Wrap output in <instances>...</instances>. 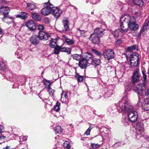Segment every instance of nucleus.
<instances>
[{
    "instance_id": "obj_36",
    "label": "nucleus",
    "mask_w": 149,
    "mask_h": 149,
    "mask_svg": "<svg viewBox=\"0 0 149 149\" xmlns=\"http://www.w3.org/2000/svg\"><path fill=\"white\" fill-rule=\"evenodd\" d=\"M54 130L58 134L61 133L62 131L61 127L59 126H57L55 127Z\"/></svg>"
},
{
    "instance_id": "obj_53",
    "label": "nucleus",
    "mask_w": 149,
    "mask_h": 149,
    "mask_svg": "<svg viewBox=\"0 0 149 149\" xmlns=\"http://www.w3.org/2000/svg\"><path fill=\"white\" fill-rule=\"evenodd\" d=\"M64 95V97L65 98L67 99H68V96L67 95V94L66 92H63L61 94V97H63V95Z\"/></svg>"
},
{
    "instance_id": "obj_59",
    "label": "nucleus",
    "mask_w": 149,
    "mask_h": 149,
    "mask_svg": "<svg viewBox=\"0 0 149 149\" xmlns=\"http://www.w3.org/2000/svg\"><path fill=\"white\" fill-rule=\"evenodd\" d=\"M143 79L144 81H145L146 80V75L143 76Z\"/></svg>"
},
{
    "instance_id": "obj_50",
    "label": "nucleus",
    "mask_w": 149,
    "mask_h": 149,
    "mask_svg": "<svg viewBox=\"0 0 149 149\" xmlns=\"http://www.w3.org/2000/svg\"><path fill=\"white\" fill-rule=\"evenodd\" d=\"M37 28L40 31H42L44 29V26L43 25L41 24H39L37 26Z\"/></svg>"
},
{
    "instance_id": "obj_22",
    "label": "nucleus",
    "mask_w": 149,
    "mask_h": 149,
    "mask_svg": "<svg viewBox=\"0 0 149 149\" xmlns=\"http://www.w3.org/2000/svg\"><path fill=\"white\" fill-rule=\"evenodd\" d=\"M57 40L56 39H52L50 40L49 42V45L51 48H54L57 45Z\"/></svg>"
},
{
    "instance_id": "obj_4",
    "label": "nucleus",
    "mask_w": 149,
    "mask_h": 149,
    "mask_svg": "<svg viewBox=\"0 0 149 149\" xmlns=\"http://www.w3.org/2000/svg\"><path fill=\"white\" fill-rule=\"evenodd\" d=\"M49 1L48 3H46L47 4V6L42 8L41 10V13L45 16L48 15L52 12L53 5L49 3Z\"/></svg>"
},
{
    "instance_id": "obj_32",
    "label": "nucleus",
    "mask_w": 149,
    "mask_h": 149,
    "mask_svg": "<svg viewBox=\"0 0 149 149\" xmlns=\"http://www.w3.org/2000/svg\"><path fill=\"white\" fill-rule=\"evenodd\" d=\"M91 50L97 56L101 57L103 55V54L101 52L95 49H92Z\"/></svg>"
},
{
    "instance_id": "obj_64",
    "label": "nucleus",
    "mask_w": 149,
    "mask_h": 149,
    "mask_svg": "<svg viewBox=\"0 0 149 149\" xmlns=\"http://www.w3.org/2000/svg\"><path fill=\"white\" fill-rule=\"evenodd\" d=\"M26 3V2H23L22 3V5H24V4H25Z\"/></svg>"
},
{
    "instance_id": "obj_21",
    "label": "nucleus",
    "mask_w": 149,
    "mask_h": 149,
    "mask_svg": "<svg viewBox=\"0 0 149 149\" xmlns=\"http://www.w3.org/2000/svg\"><path fill=\"white\" fill-rule=\"evenodd\" d=\"M130 61H139L138 54L135 53H133V54L131 55Z\"/></svg>"
},
{
    "instance_id": "obj_8",
    "label": "nucleus",
    "mask_w": 149,
    "mask_h": 149,
    "mask_svg": "<svg viewBox=\"0 0 149 149\" xmlns=\"http://www.w3.org/2000/svg\"><path fill=\"white\" fill-rule=\"evenodd\" d=\"M141 106L143 109L149 110V98H145L141 102Z\"/></svg>"
},
{
    "instance_id": "obj_34",
    "label": "nucleus",
    "mask_w": 149,
    "mask_h": 149,
    "mask_svg": "<svg viewBox=\"0 0 149 149\" xmlns=\"http://www.w3.org/2000/svg\"><path fill=\"white\" fill-rule=\"evenodd\" d=\"M43 82L44 84L45 85V87L46 88H48L50 87L51 84L50 81L46 79H44L43 81Z\"/></svg>"
},
{
    "instance_id": "obj_62",
    "label": "nucleus",
    "mask_w": 149,
    "mask_h": 149,
    "mask_svg": "<svg viewBox=\"0 0 149 149\" xmlns=\"http://www.w3.org/2000/svg\"><path fill=\"white\" fill-rule=\"evenodd\" d=\"M9 147L6 146V147L4 148L3 149H8V148Z\"/></svg>"
},
{
    "instance_id": "obj_12",
    "label": "nucleus",
    "mask_w": 149,
    "mask_h": 149,
    "mask_svg": "<svg viewBox=\"0 0 149 149\" xmlns=\"http://www.w3.org/2000/svg\"><path fill=\"white\" fill-rule=\"evenodd\" d=\"M100 37L96 34L93 33L91 35L90 40L92 42L95 44H98L100 42Z\"/></svg>"
},
{
    "instance_id": "obj_35",
    "label": "nucleus",
    "mask_w": 149,
    "mask_h": 149,
    "mask_svg": "<svg viewBox=\"0 0 149 149\" xmlns=\"http://www.w3.org/2000/svg\"><path fill=\"white\" fill-rule=\"evenodd\" d=\"M54 53L55 54H58L61 52V46H56L54 48Z\"/></svg>"
},
{
    "instance_id": "obj_39",
    "label": "nucleus",
    "mask_w": 149,
    "mask_h": 149,
    "mask_svg": "<svg viewBox=\"0 0 149 149\" xmlns=\"http://www.w3.org/2000/svg\"><path fill=\"white\" fill-rule=\"evenodd\" d=\"M76 77L77 78L78 82H81L83 81V77L82 76L79 75L78 74H77L76 75Z\"/></svg>"
},
{
    "instance_id": "obj_1",
    "label": "nucleus",
    "mask_w": 149,
    "mask_h": 149,
    "mask_svg": "<svg viewBox=\"0 0 149 149\" xmlns=\"http://www.w3.org/2000/svg\"><path fill=\"white\" fill-rule=\"evenodd\" d=\"M125 86V91L124 93V97H123L121 101L117 104V109L120 113H125L128 111V120L131 122H135L138 118V114L136 111L134 110L133 107L130 101L126 97L127 92L130 89V86L128 85Z\"/></svg>"
},
{
    "instance_id": "obj_43",
    "label": "nucleus",
    "mask_w": 149,
    "mask_h": 149,
    "mask_svg": "<svg viewBox=\"0 0 149 149\" xmlns=\"http://www.w3.org/2000/svg\"><path fill=\"white\" fill-rule=\"evenodd\" d=\"M6 68L5 64L2 62L0 61V69L3 70Z\"/></svg>"
},
{
    "instance_id": "obj_40",
    "label": "nucleus",
    "mask_w": 149,
    "mask_h": 149,
    "mask_svg": "<svg viewBox=\"0 0 149 149\" xmlns=\"http://www.w3.org/2000/svg\"><path fill=\"white\" fill-rule=\"evenodd\" d=\"M99 145L98 144L91 143V144L90 149H95L99 147Z\"/></svg>"
},
{
    "instance_id": "obj_31",
    "label": "nucleus",
    "mask_w": 149,
    "mask_h": 149,
    "mask_svg": "<svg viewBox=\"0 0 149 149\" xmlns=\"http://www.w3.org/2000/svg\"><path fill=\"white\" fill-rule=\"evenodd\" d=\"M102 129L103 130V132H104L106 136L107 137L110 134L111 131L109 129L105 127H102Z\"/></svg>"
},
{
    "instance_id": "obj_13",
    "label": "nucleus",
    "mask_w": 149,
    "mask_h": 149,
    "mask_svg": "<svg viewBox=\"0 0 149 149\" xmlns=\"http://www.w3.org/2000/svg\"><path fill=\"white\" fill-rule=\"evenodd\" d=\"M38 36L40 40H46L48 39L49 35L46 32L43 31H39Z\"/></svg>"
},
{
    "instance_id": "obj_49",
    "label": "nucleus",
    "mask_w": 149,
    "mask_h": 149,
    "mask_svg": "<svg viewBox=\"0 0 149 149\" xmlns=\"http://www.w3.org/2000/svg\"><path fill=\"white\" fill-rule=\"evenodd\" d=\"M7 3V2L5 0H0V7H3L4 4H6Z\"/></svg>"
},
{
    "instance_id": "obj_10",
    "label": "nucleus",
    "mask_w": 149,
    "mask_h": 149,
    "mask_svg": "<svg viewBox=\"0 0 149 149\" xmlns=\"http://www.w3.org/2000/svg\"><path fill=\"white\" fill-rule=\"evenodd\" d=\"M52 13L56 18H58L62 13V11L61 10L57 7H53L52 9Z\"/></svg>"
},
{
    "instance_id": "obj_14",
    "label": "nucleus",
    "mask_w": 149,
    "mask_h": 149,
    "mask_svg": "<svg viewBox=\"0 0 149 149\" xmlns=\"http://www.w3.org/2000/svg\"><path fill=\"white\" fill-rule=\"evenodd\" d=\"M26 26L31 31L36 29V27L33 20H31L27 22L26 24Z\"/></svg>"
},
{
    "instance_id": "obj_5",
    "label": "nucleus",
    "mask_w": 149,
    "mask_h": 149,
    "mask_svg": "<svg viewBox=\"0 0 149 149\" xmlns=\"http://www.w3.org/2000/svg\"><path fill=\"white\" fill-rule=\"evenodd\" d=\"M103 56L106 59L109 60L114 58V52L112 50L109 49L104 52Z\"/></svg>"
},
{
    "instance_id": "obj_44",
    "label": "nucleus",
    "mask_w": 149,
    "mask_h": 149,
    "mask_svg": "<svg viewBox=\"0 0 149 149\" xmlns=\"http://www.w3.org/2000/svg\"><path fill=\"white\" fill-rule=\"evenodd\" d=\"M92 128L93 127L91 126H90L89 128L86 130L84 133V134L87 136L89 135L90 134L91 130L92 129Z\"/></svg>"
},
{
    "instance_id": "obj_42",
    "label": "nucleus",
    "mask_w": 149,
    "mask_h": 149,
    "mask_svg": "<svg viewBox=\"0 0 149 149\" xmlns=\"http://www.w3.org/2000/svg\"><path fill=\"white\" fill-rule=\"evenodd\" d=\"M63 146L64 147L67 148L68 149H70V146L69 145V142L68 141H65L63 144Z\"/></svg>"
},
{
    "instance_id": "obj_19",
    "label": "nucleus",
    "mask_w": 149,
    "mask_h": 149,
    "mask_svg": "<svg viewBox=\"0 0 149 149\" xmlns=\"http://www.w3.org/2000/svg\"><path fill=\"white\" fill-rule=\"evenodd\" d=\"M26 4L27 5V6L26 7V10H31L35 9L36 7L34 3H27Z\"/></svg>"
},
{
    "instance_id": "obj_25",
    "label": "nucleus",
    "mask_w": 149,
    "mask_h": 149,
    "mask_svg": "<svg viewBox=\"0 0 149 149\" xmlns=\"http://www.w3.org/2000/svg\"><path fill=\"white\" fill-rule=\"evenodd\" d=\"M32 16L33 19L39 21L41 20V18L40 17L37 13H32Z\"/></svg>"
},
{
    "instance_id": "obj_41",
    "label": "nucleus",
    "mask_w": 149,
    "mask_h": 149,
    "mask_svg": "<svg viewBox=\"0 0 149 149\" xmlns=\"http://www.w3.org/2000/svg\"><path fill=\"white\" fill-rule=\"evenodd\" d=\"M66 43L68 45H71L74 44V42L72 40H70V39L68 38L66 39L65 40Z\"/></svg>"
},
{
    "instance_id": "obj_29",
    "label": "nucleus",
    "mask_w": 149,
    "mask_h": 149,
    "mask_svg": "<svg viewBox=\"0 0 149 149\" xmlns=\"http://www.w3.org/2000/svg\"><path fill=\"white\" fill-rule=\"evenodd\" d=\"M149 28V21H146L145 22L144 25H143L141 31H144Z\"/></svg>"
},
{
    "instance_id": "obj_60",
    "label": "nucleus",
    "mask_w": 149,
    "mask_h": 149,
    "mask_svg": "<svg viewBox=\"0 0 149 149\" xmlns=\"http://www.w3.org/2000/svg\"><path fill=\"white\" fill-rule=\"evenodd\" d=\"M23 139L24 141H26L27 140V138L25 136H23Z\"/></svg>"
},
{
    "instance_id": "obj_57",
    "label": "nucleus",
    "mask_w": 149,
    "mask_h": 149,
    "mask_svg": "<svg viewBox=\"0 0 149 149\" xmlns=\"http://www.w3.org/2000/svg\"><path fill=\"white\" fill-rule=\"evenodd\" d=\"M6 138V136L3 135H1L0 136V139H4Z\"/></svg>"
},
{
    "instance_id": "obj_38",
    "label": "nucleus",
    "mask_w": 149,
    "mask_h": 149,
    "mask_svg": "<svg viewBox=\"0 0 149 149\" xmlns=\"http://www.w3.org/2000/svg\"><path fill=\"white\" fill-rule=\"evenodd\" d=\"M130 64L132 66H137L139 64V61H130Z\"/></svg>"
},
{
    "instance_id": "obj_11",
    "label": "nucleus",
    "mask_w": 149,
    "mask_h": 149,
    "mask_svg": "<svg viewBox=\"0 0 149 149\" xmlns=\"http://www.w3.org/2000/svg\"><path fill=\"white\" fill-rule=\"evenodd\" d=\"M138 71L139 70H134L133 74L132 81L133 83H136L140 80V76Z\"/></svg>"
},
{
    "instance_id": "obj_52",
    "label": "nucleus",
    "mask_w": 149,
    "mask_h": 149,
    "mask_svg": "<svg viewBox=\"0 0 149 149\" xmlns=\"http://www.w3.org/2000/svg\"><path fill=\"white\" fill-rule=\"evenodd\" d=\"M4 131L3 127L0 125V134L2 133Z\"/></svg>"
},
{
    "instance_id": "obj_27",
    "label": "nucleus",
    "mask_w": 149,
    "mask_h": 149,
    "mask_svg": "<svg viewBox=\"0 0 149 149\" xmlns=\"http://www.w3.org/2000/svg\"><path fill=\"white\" fill-rule=\"evenodd\" d=\"M133 2L135 4L139 7H142L143 5V1L142 0H134Z\"/></svg>"
},
{
    "instance_id": "obj_2",
    "label": "nucleus",
    "mask_w": 149,
    "mask_h": 149,
    "mask_svg": "<svg viewBox=\"0 0 149 149\" xmlns=\"http://www.w3.org/2000/svg\"><path fill=\"white\" fill-rule=\"evenodd\" d=\"M93 57L89 52H85L82 55V58L79 63V66L82 69H85L91 65Z\"/></svg>"
},
{
    "instance_id": "obj_17",
    "label": "nucleus",
    "mask_w": 149,
    "mask_h": 149,
    "mask_svg": "<svg viewBox=\"0 0 149 149\" xmlns=\"http://www.w3.org/2000/svg\"><path fill=\"white\" fill-rule=\"evenodd\" d=\"M104 31V30L102 28H96L94 30L93 33L96 34L97 36L100 37L103 35Z\"/></svg>"
},
{
    "instance_id": "obj_26",
    "label": "nucleus",
    "mask_w": 149,
    "mask_h": 149,
    "mask_svg": "<svg viewBox=\"0 0 149 149\" xmlns=\"http://www.w3.org/2000/svg\"><path fill=\"white\" fill-rule=\"evenodd\" d=\"M22 51L20 49H17L15 53V55L18 58L20 59L22 57Z\"/></svg>"
},
{
    "instance_id": "obj_61",
    "label": "nucleus",
    "mask_w": 149,
    "mask_h": 149,
    "mask_svg": "<svg viewBox=\"0 0 149 149\" xmlns=\"http://www.w3.org/2000/svg\"><path fill=\"white\" fill-rule=\"evenodd\" d=\"M2 32V30L0 28V34Z\"/></svg>"
},
{
    "instance_id": "obj_30",
    "label": "nucleus",
    "mask_w": 149,
    "mask_h": 149,
    "mask_svg": "<svg viewBox=\"0 0 149 149\" xmlns=\"http://www.w3.org/2000/svg\"><path fill=\"white\" fill-rule=\"evenodd\" d=\"M113 94L112 90H109L105 92L104 96L105 98H107L111 96Z\"/></svg>"
},
{
    "instance_id": "obj_28",
    "label": "nucleus",
    "mask_w": 149,
    "mask_h": 149,
    "mask_svg": "<svg viewBox=\"0 0 149 149\" xmlns=\"http://www.w3.org/2000/svg\"><path fill=\"white\" fill-rule=\"evenodd\" d=\"M17 17L22 18L23 19H25L27 17V14L25 13L22 12L20 14L17 15Z\"/></svg>"
},
{
    "instance_id": "obj_16",
    "label": "nucleus",
    "mask_w": 149,
    "mask_h": 149,
    "mask_svg": "<svg viewBox=\"0 0 149 149\" xmlns=\"http://www.w3.org/2000/svg\"><path fill=\"white\" fill-rule=\"evenodd\" d=\"M91 61V65H93L95 67L100 65L101 63L100 60L99 58L93 57Z\"/></svg>"
},
{
    "instance_id": "obj_55",
    "label": "nucleus",
    "mask_w": 149,
    "mask_h": 149,
    "mask_svg": "<svg viewBox=\"0 0 149 149\" xmlns=\"http://www.w3.org/2000/svg\"><path fill=\"white\" fill-rule=\"evenodd\" d=\"M10 19L9 18H8V17L5 18V17L4 18V22H6V23H7L10 24V22H6V20H10Z\"/></svg>"
},
{
    "instance_id": "obj_20",
    "label": "nucleus",
    "mask_w": 149,
    "mask_h": 149,
    "mask_svg": "<svg viewBox=\"0 0 149 149\" xmlns=\"http://www.w3.org/2000/svg\"><path fill=\"white\" fill-rule=\"evenodd\" d=\"M122 19V17L120 18V27L122 30L126 32H127L128 30V28H126L125 27L124 24V23H126V22H125V21H121V19Z\"/></svg>"
},
{
    "instance_id": "obj_63",
    "label": "nucleus",
    "mask_w": 149,
    "mask_h": 149,
    "mask_svg": "<svg viewBox=\"0 0 149 149\" xmlns=\"http://www.w3.org/2000/svg\"><path fill=\"white\" fill-rule=\"evenodd\" d=\"M142 74L143 75V76L146 75L145 74L144 72H143V71H142Z\"/></svg>"
},
{
    "instance_id": "obj_54",
    "label": "nucleus",
    "mask_w": 149,
    "mask_h": 149,
    "mask_svg": "<svg viewBox=\"0 0 149 149\" xmlns=\"http://www.w3.org/2000/svg\"><path fill=\"white\" fill-rule=\"evenodd\" d=\"M122 42V41L120 39H118L116 41V44H119L121 43Z\"/></svg>"
},
{
    "instance_id": "obj_56",
    "label": "nucleus",
    "mask_w": 149,
    "mask_h": 149,
    "mask_svg": "<svg viewBox=\"0 0 149 149\" xmlns=\"http://www.w3.org/2000/svg\"><path fill=\"white\" fill-rule=\"evenodd\" d=\"M90 2L93 4H95L96 3V0H91L90 1Z\"/></svg>"
},
{
    "instance_id": "obj_3",
    "label": "nucleus",
    "mask_w": 149,
    "mask_h": 149,
    "mask_svg": "<svg viewBox=\"0 0 149 149\" xmlns=\"http://www.w3.org/2000/svg\"><path fill=\"white\" fill-rule=\"evenodd\" d=\"M133 17L128 15H125L122 16L121 21H125V22L127 24L128 28L133 31H135L138 29V26L134 21Z\"/></svg>"
},
{
    "instance_id": "obj_33",
    "label": "nucleus",
    "mask_w": 149,
    "mask_h": 149,
    "mask_svg": "<svg viewBox=\"0 0 149 149\" xmlns=\"http://www.w3.org/2000/svg\"><path fill=\"white\" fill-rule=\"evenodd\" d=\"M61 104L58 102H57L56 104L54 106V110H52V112H53L54 111H56V112L60 110V106Z\"/></svg>"
},
{
    "instance_id": "obj_47",
    "label": "nucleus",
    "mask_w": 149,
    "mask_h": 149,
    "mask_svg": "<svg viewBox=\"0 0 149 149\" xmlns=\"http://www.w3.org/2000/svg\"><path fill=\"white\" fill-rule=\"evenodd\" d=\"M6 75V77L8 78H11L13 77L12 73L9 71L7 72Z\"/></svg>"
},
{
    "instance_id": "obj_18",
    "label": "nucleus",
    "mask_w": 149,
    "mask_h": 149,
    "mask_svg": "<svg viewBox=\"0 0 149 149\" xmlns=\"http://www.w3.org/2000/svg\"><path fill=\"white\" fill-rule=\"evenodd\" d=\"M64 28L66 31H69L70 29L69 27V22L67 20H63L62 22Z\"/></svg>"
},
{
    "instance_id": "obj_15",
    "label": "nucleus",
    "mask_w": 149,
    "mask_h": 149,
    "mask_svg": "<svg viewBox=\"0 0 149 149\" xmlns=\"http://www.w3.org/2000/svg\"><path fill=\"white\" fill-rule=\"evenodd\" d=\"M10 11L9 8L7 6H5L0 7V12L3 14V17L8 14Z\"/></svg>"
},
{
    "instance_id": "obj_51",
    "label": "nucleus",
    "mask_w": 149,
    "mask_h": 149,
    "mask_svg": "<svg viewBox=\"0 0 149 149\" xmlns=\"http://www.w3.org/2000/svg\"><path fill=\"white\" fill-rule=\"evenodd\" d=\"M145 95L146 96H149V89L147 88L145 89Z\"/></svg>"
},
{
    "instance_id": "obj_6",
    "label": "nucleus",
    "mask_w": 149,
    "mask_h": 149,
    "mask_svg": "<svg viewBox=\"0 0 149 149\" xmlns=\"http://www.w3.org/2000/svg\"><path fill=\"white\" fill-rule=\"evenodd\" d=\"M146 89L145 85L144 84H139L137 85L136 87L134 88L139 95H142L143 91Z\"/></svg>"
},
{
    "instance_id": "obj_58",
    "label": "nucleus",
    "mask_w": 149,
    "mask_h": 149,
    "mask_svg": "<svg viewBox=\"0 0 149 149\" xmlns=\"http://www.w3.org/2000/svg\"><path fill=\"white\" fill-rule=\"evenodd\" d=\"M63 39L64 40H65V41L66 40V39L68 38H67V36H66L64 35H63Z\"/></svg>"
},
{
    "instance_id": "obj_9",
    "label": "nucleus",
    "mask_w": 149,
    "mask_h": 149,
    "mask_svg": "<svg viewBox=\"0 0 149 149\" xmlns=\"http://www.w3.org/2000/svg\"><path fill=\"white\" fill-rule=\"evenodd\" d=\"M40 40L38 36L36 35H33L30 38V41L34 45H36L39 44Z\"/></svg>"
},
{
    "instance_id": "obj_48",
    "label": "nucleus",
    "mask_w": 149,
    "mask_h": 149,
    "mask_svg": "<svg viewBox=\"0 0 149 149\" xmlns=\"http://www.w3.org/2000/svg\"><path fill=\"white\" fill-rule=\"evenodd\" d=\"M77 30L79 31V32L80 33L81 36H85V31L84 30H81L79 29H77Z\"/></svg>"
},
{
    "instance_id": "obj_37",
    "label": "nucleus",
    "mask_w": 149,
    "mask_h": 149,
    "mask_svg": "<svg viewBox=\"0 0 149 149\" xmlns=\"http://www.w3.org/2000/svg\"><path fill=\"white\" fill-rule=\"evenodd\" d=\"M72 57L74 59L79 60H80L81 58V56L80 55H79L77 54H74L72 55Z\"/></svg>"
},
{
    "instance_id": "obj_7",
    "label": "nucleus",
    "mask_w": 149,
    "mask_h": 149,
    "mask_svg": "<svg viewBox=\"0 0 149 149\" xmlns=\"http://www.w3.org/2000/svg\"><path fill=\"white\" fill-rule=\"evenodd\" d=\"M136 129V133L138 134H141L144 132V128L143 123L138 122L137 123Z\"/></svg>"
},
{
    "instance_id": "obj_46",
    "label": "nucleus",
    "mask_w": 149,
    "mask_h": 149,
    "mask_svg": "<svg viewBox=\"0 0 149 149\" xmlns=\"http://www.w3.org/2000/svg\"><path fill=\"white\" fill-rule=\"evenodd\" d=\"M48 91L50 95H53L54 91L51 88L49 87L48 88Z\"/></svg>"
},
{
    "instance_id": "obj_24",
    "label": "nucleus",
    "mask_w": 149,
    "mask_h": 149,
    "mask_svg": "<svg viewBox=\"0 0 149 149\" xmlns=\"http://www.w3.org/2000/svg\"><path fill=\"white\" fill-rule=\"evenodd\" d=\"M61 46V52H65L67 53L68 54H70L71 53V50L70 48L62 47Z\"/></svg>"
},
{
    "instance_id": "obj_45",
    "label": "nucleus",
    "mask_w": 149,
    "mask_h": 149,
    "mask_svg": "<svg viewBox=\"0 0 149 149\" xmlns=\"http://www.w3.org/2000/svg\"><path fill=\"white\" fill-rule=\"evenodd\" d=\"M136 46L135 45H134L128 47L127 49L128 51H131L136 49Z\"/></svg>"
},
{
    "instance_id": "obj_23",
    "label": "nucleus",
    "mask_w": 149,
    "mask_h": 149,
    "mask_svg": "<svg viewBox=\"0 0 149 149\" xmlns=\"http://www.w3.org/2000/svg\"><path fill=\"white\" fill-rule=\"evenodd\" d=\"M114 36L116 38H118L121 36L122 35V32L119 29L116 30L113 33Z\"/></svg>"
}]
</instances>
